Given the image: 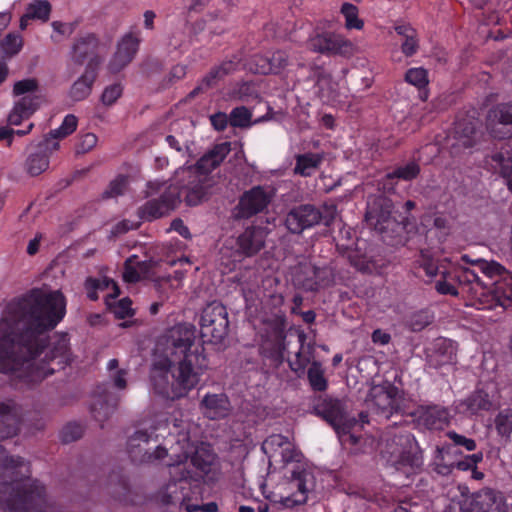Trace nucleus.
<instances>
[{
  "label": "nucleus",
  "mask_w": 512,
  "mask_h": 512,
  "mask_svg": "<svg viewBox=\"0 0 512 512\" xmlns=\"http://www.w3.org/2000/svg\"><path fill=\"white\" fill-rule=\"evenodd\" d=\"M66 314L59 290L34 288L10 301L0 320V373L31 387L71 362L67 333L48 337Z\"/></svg>",
  "instance_id": "obj_1"
},
{
  "label": "nucleus",
  "mask_w": 512,
  "mask_h": 512,
  "mask_svg": "<svg viewBox=\"0 0 512 512\" xmlns=\"http://www.w3.org/2000/svg\"><path fill=\"white\" fill-rule=\"evenodd\" d=\"M28 462L20 456H6L0 465V508L4 512H44L46 488L31 479Z\"/></svg>",
  "instance_id": "obj_2"
},
{
  "label": "nucleus",
  "mask_w": 512,
  "mask_h": 512,
  "mask_svg": "<svg viewBox=\"0 0 512 512\" xmlns=\"http://www.w3.org/2000/svg\"><path fill=\"white\" fill-rule=\"evenodd\" d=\"M215 460L214 453L207 447H197L189 457V452L177 458L170 464L172 480L166 485L161 495L165 505L185 507L187 512H217L216 502H208L201 506L189 504V491L191 482L199 483L211 472Z\"/></svg>",
  "instance_id": "obj_3"
},
{
  "label": "nucleus",
  "mask_w": 512,
  "mask_h": 512,
  "mask_svg": "<svg viewBox=\"0 0 512 512\" xmlns=\"http://www.w3.org/2000/svg\"><path fill=\"white\" fill-rule=\"evenodd\" d=\"M196 328L191 324H177L166 330L155 345L154 356L167 358L178 366L186 365L190 370L202 374L208 367L204 347L195 343Z\"/></svg>",
  "instance_id": "obj_4"
},
{
  "label": "nucleus",
  "mask_w": 512,
  "mask_h": 512,
  "mask_svg": "<svg viewBox=\"0 0 512 512\" xmlns=\"http://www.w3.org/2000/svg\"><path fill=\"white\" fill-rule=\"evenodd\" d=\"M174 365L167 358L154 356L150 370V381L154 392L168 400L186 396L197 385L201 375L197 370L188 369L186 365L178 366L177 373L171 374L170 369Z\"/></svg>",
  "instance_id": "obj_5"
},
{
  "label": "nucleus",
  "mask_w": 512,
  "mask_h": 512,
  "mask_svg": "<svg viewBox=\"0 0 512 512\" xmlns=\"http://www.w3.org/2000/svg\"><path fill=\"white\" fill-rule=\"evenodd\" d=\"M399 389L393 384H388L385 388L373 394L372 409L379 415L387 420L395 417L399 420L393 421L387 426V435L391 440L401 449L398 451L404 454L408 449H411L413 444L416 443L414 435L407 429L406 423L403 421V415L400 414V406L397 403Z\"/></svg>",
  "instance_id": "obj_6"
},
{
  "label": "nucleus",
  "mask_w": 512,
  "mask_h": 512,
  "mask_svg": "<svg viewBox=\"0 0 512 512\" xmlns=\"http://www.w3.org/2000/svg\"><path fill=\"white\" fill-rule=\"evenodd\" d=\"M151 436L145 430L135 431L134 434L128 437L127 440V453L134 463H156L169 457L167 466L171 469L170 464L175 462L177 458L189 452V457L193 454L197 447L190 442L186 434H179L175 446H171L169 453L165 446L158 445L153 452H150L146 447L149 444Z\"/></svg>",
  "instance_id": "obj_7"
},
{
  "label": "nucleus",
  "mask_w": 512,
  "mask_h": 512,
  "mask_svg": "<svg viewBox=\"0 0 512 512\" xmlns=\"http://www.w3.org/2000/svg\"><path fill=\"white\" fill-rule=\"evenodd\" d=\"M461 260L465 263H470L468 255H463ZM476 266L486 277L494 280L493 283H488L486 289L485 302L478 303V309H493L496 306L507 308L512 305V273L507 271L501 264L495 261L476 260L471 262ZM476 306V303H473Z\"/></svg>",
  "instance_id": "obj_8"
},
{
  "label": "nucleus",
  "mask_w": 512,
  "mask_h": 512,
  "mask_svg": "<svg viewBox=\"0 0 512 512\" xmlns=\"http://www.w3.org/2000/svg\"><path fill=\"white\" fill-rule=\"evenodd\" d=\"M14 96H21L15 102L8 115L10 125H20L23 120L29 119L40 107L43 95L39 89L36 78H26L15 82L13 86Z\"/></svg>",
  "instance_id": "obj_9"
},
{
  "label": "nucleus",
  "mask_w": 512,
  "mask_h": 512,
  "mask_svg": "<svg viewBox=\"0 0 512 512\" xmlns=\"http://www.w3.org/2000/svg\"><path fill=\"white\" fill-rule=\"evenodd\" d=\"M334 218V207L300 204L288 211L285 217V226L290 233L301 234L304 230L319 224L330 226Z\"/></svg>",
  "instance_id": "obj_10"
},
{
  "label": "nucleus",
  "mask_w": 512,
  "mask_h": 512,
  "mask_svg": "<svg viewBox=\"0 0 512 512\" xmlns=\"http://www.w3.org/2000/svg\"><path fill=\"white\" fill-rule=\"evenodd\" d=\"M199 325L203 339L215 344L221 343L229 331L226 307L218 301L208 303L201 312Z\"/></svg>",
  "instance_id": "obj_11"
},
{
  "label": "nucleus",
  "mask_w": 512,
  "mask_h": 512,
  "mask_svg": "<svg viewBox=\"0 0 512 512\" xmlns=\"http://www.w3.org/2000/svg\"><path fill=\"white\" fill-rule=\"evenodd\" d=\"M312 413L325 420L338 434H348L356 420L350 418L339 399L318 396L313 400Z\"/></svg>",
  "instance_id": "obj_12"
},
{
  "label": "nucleus",
  "mask_w": 512,
  "mask_h": 512,
  "mask_svg": "<svg viewBox=\"0 0 512 512\" xmlns=\"http://www.w3.org/2000/svg\"><path fill=\"white\" fill-rule=\"evenodd\" d=\"M172 185L180 190V198L183 196L188 206H197L208 199L212 179L207 175L195 174V170L181 168L177 172L176 184Z\"/></svg>",
  "instance_id": "obj_13"
},
{
  "label": "nucleus",
  "mask_w": 512,
  "mask_h": 512,
  "mask_svg": "<svg viewBox=\"0 0 512 512\" xmlns=\"http://www.w3.org/2000/svg\"><path fill=\"white\" fill-rule=\"evenodd\" d=\"M309 47L312 51L327 56H349L353 53V43L350 40L341 34L320 30L319 28L310 37Z\"/></svg>",
  "instance_id": "obj_14"
},
{
  "label": "nucleus",
  "mask_w": 512,
  "mask_h": 512,
  "mask_svg": "<svg viewBox=\"0 0 512 512\" xmlns=\"http://www.w3.org/2000/svg\"><path fill=\"white\" fill-rule=\"evenodd\" d=\"M290 480L291 484L297 488V493L281 499L280 503L285 508H293L305 504L308 499V493L314 490L316 484L312 470L298 461L291 470Z\"/></svg>",
  "instance_id": "obj_15"
},
{
  "label": "nucleus",
  "mask_w": 512,
  "mask_h": 512,
  "mask_svg": "<svg viewBox=\"0 0 512 512\" xmlns=\"http://www.w3.org/2000/svg\"><path fill=\"white\" fill-rule=\"evenodd\" d=\"M180 203V190L173 185L165 187L158 198L145 202L138 211L144 221H153L173 211Z\"/></svg>",
  "instance_id": "obj_16"
},
{
  "label": "nucleus",
  "mask_w": 512,
  "mask_h": 512,
  "mask_svg": "<svg viewBox=\"0 0 512 512\" xmlns=\"http://www.w3.org/2000/svg\"><path fill=\"white\" fill-rule=\"evenodd\" d=\"M272 195L263 186H254L245 191L233 209L235 219H249L267 209Z\"/></svg>",
  "instance_id": "obj_17"
},
{
  "label": "nucleus",
  "mask_w": 512,
  "mask_h": 512,
  "mask_svg": "<svg viewBox=\"0 0 512 512\" xmlns=\"http://www.w3.org/2000/svg\"><path fill=\"white\" fill-rule=\"evenodd\" d=\"M486 128L493 138H512V101L496 104L488 111Z\"/></svg>",
  "instance_id": "obj_18"
},
{
  "label": "nucleus",
  "mask_w": 512,
  "mask_h": 512,
  "mask_svg": "<svg viewBox=\"0 0 512 512\" xmlns=\"http://www.w3.org/2000/svg\"><path fill=\"white\" fill-rule=\"evenodd\" d=\"M100 48L101 42L96 34H80L74 39L71 46V60L77 65L84 64L86 60H88V62L97 60V70H99L101 63L103 62V58L99 54Z\"/></svg>",
  "instance_id": "obj_19"
},
{
  "label": "nucleus",
  "mask_w": 512,
  "mask_h": 512,
  "mask_svg": "<svg viewBox=\"0 0 512 512\" xmlns=\"http://www.w3.org/2000/svg\"><path fill=\"white\" fill-rule=\"evenodd\" d=\"M449 278L458 284V290L466 292L474 299L483 303L482 298L486 295L488 283L481 280L475 269L468 267H458L452 272H448Z\"/></svg>",
  "instance_id": "obj_20"
},
{
  "label": "nucleus",
  "mask_w": 512,
  "mask_h": 512,
  "mask_svg": "<svg viewBox=\"0 0 512 512\" xmlns=\"http://www.w3.org/2000/svg\"><path fill=\"white\" fill-rule=\"evenodd\" d=\"M413 416L417 426L427 430L443 429L450 418L448 409L436 404L419 406Z\"/></svg>",
  "instance_id": "obj_21"
},
{
  "label": "nucleus",
  "mask_w": 512,
  "mask_h": 512,
  "mask_svg": "<svg viewBox=\"0 0 512 512\" xmlns=\"http://www.w3.org/2000/svg\"><path fill=\"white\" fill-rule=\"evenodd\" d=\"M483 135L482 123L471 116H457L454 123V137L464 148L475 146Z\"/></svg>",
  "instance_id": "obj_22"
},
{
  "label": "nucleus",
  "mask_w": 512,
  "mask_h": 512,
  "mask_svg": "<svg viewBox=\"0 0 512 512\" xmlns=\"http://www.w3.org/2000/svg\"><path fill=\"white\" fill-rule=\"evenodd\" d=\"M393 212V202L387 197H377L368 203L365 213L367 225L379 233L387 229Z\"/></svg>",
  "instance_id": "obj_23"
},
{
  "label": "nucleus",
  "mask_w": 512,
  "mask_h": 512,
  "mask_svg": "<svg viewBox=\"0 0 512 512\" xmlns=\"http://www.w3.org/2000/svg\"><path fill=\"white\" fill-rule=\"evenodd\" d=\"M286 334L280 327H273L266 333L260 344V354L276 366L284 361Z\"/></svg>",
  "instance_id": "obj_24"
},
{
  "label": "nucleus",
  "mask_w": 512,
  "mask_h": 512,
  "mask_svg": "<svg viewBox=\"0 0 512 512\" xmlns=\"http://www.w3.org/2000/svg\"><path fill=\"white\" fill-rule=\"evenodd\" d=\"M231 151L230 142H222L215 144L210 150L203 154L198 161L186 170H195L197 175H207L216 169L224 161Z\"/></svg>",
  "instance_id": "obj_25"
},
{
  "label": "nucleus",
  "mask_w": 512,
  "mask_h": 512,
  "mask_svg": "<svg viewBox=\"0 0 512 512\" xmlns=\"http://www.w3.org/2000/svg\"><path fill=\"white\" fill-rule=\"evenodd\" d=\"M140 39L133 33H127L118 43L117 51L109 62V71L118 73L126 67L135 57L139 49Z\"/></svg>",
  "instance_id": "obj_26"
},
{
  "label": "nucleus",
  "mask_w": 512,
  "mask_h": 512,
  "mask_svg": "<svg viewBox=\"0 0 512 512\" xmlns=\"http://www.w3.org/2000/svg\"><path fill=\"white\" fill-rule=\"evenodd\" d=\"M59 148L58 142H52L50 138H46L41 142L36 151L28 155L25 161V170L32 176H38L49 167L50 155Z\"/></svg>",
  "instance_id": "obj_27"
},
{
  "label": "nucleus",
  "mask_w": 512,
  "mask_h": 512,
  "mask_svg": "<svg viewBox=\"0 0 512 512\" xmlns=\"http://www.w3.org/2000/svg\"><path fill=\"white\" fill-rule=\"evenodd\" d=\"M97 398L90 407L93 418L103 423L116 410L119 403V396L108 391L106 385H99L96 388Z\"/></svg>",
  "instance_id": "obj_28"
},
{
  "label": "nucleus",
  "mask_w": 512,
  "mask_h": 512,
  "mask_svg": "<svg viewBox=\"0 0 512 512\" xmlns=\"http://www.w3.org/2000/svg\"><path fill=\"white\" fill-rule=\"evenodd\" d=\"M431 367L439 369L445 365H452L457 360V344L447 338H438L433 343V348L427 356Z\"/></svg>",
  "instance_id": "obj_29"
},
{
  "label": "nucleus",
  "mask_w": 512,
  "mask_h": 512,
  "mask_svg": "<svg viewBox=\"0 0 512 512\" xmlns=\"http://www.w3.org/2000/svg\"><path fill=\"white\" fill-rule=\"evenodd\" d=\"M265 238L262 227H247L237 238V251L245 257L254 256L264 247Z\"/></svg>",
  "instance_id": "obj_30"
},
{
  "label": "nucleus",
  "mask_w": 512,
  "mask_h": 512,
  "mask_svg": "<svg viewBox=\"0 0 512 512\" xmlns=\"http://www.w3.org/2000/svg\"><path fill=\"white\" fill-rule=\"evenodd\" d=\"M203 415L211 420L226 418L231 412V403L224 393H207L200 402Z\"/></svg>",
  "instance_id": "obj_31"
},
{
  "label": "nucleus",
  "mask_w": 512,
  "mask_h": 512,
  "mask_svg": "<svg viewBox=\"0 0 512 512\" xmlns=\"http://www.w3.org/2000/svg\"><path fill=\"white\" fill-rule=\"evenodd\" d=\"M486 162L506 180L512 192V144H502L499 150L486 158Z\"/></svg>",
  "instance_id": "obj_32"
},
{
  "label": "nucleus",
  "mask_w": 512,
  "mask_h": 512,
  "mask_svg": "<svg viewBox=\"0 0 512 512\" xmlns=\"http://www.w3.org/2000/svg\"><path fill=\"white\" fill-rule=\"evenodd\" d=\"M97 60L87 62L84 72L72 84L69 96L74 101H82L86 99L92 91L93 85L97 79Z\"/></svg>",
  "instance_id": "obj_33"
},
{
  "label": "nucleus",
  "mask_w": 512,
  "mask_h": 512,
  "mask_svg": "<svg viewBox=\"0 0 512 512\" xmlns=\"http://www.w3.org/2000/svg\"><path fill=\"white\" fill-rule=\"evenodd\" d=\"M20 413L12 400L0 402V440L15 436L19 431Z\"/></svg>",
  "instance_id": "obj_34"
},
{
  "label": "nucleus",
  "mask_w": 512,
  "mask_h": 512,
  "mask_svg": "<svg viewBox=\"0 0 512 512\" xmlns=\"http://www.w3.org/2000/svg\"><path fill=\"white\" fill-rule=\"evenodd\" d=\"M394 30L402 37L401 52L406 57H413L420 48V39L417 30L409 23L397 22Z\"/></svg>",
  "instance_id": "obj_35"
},
{
  "label": "nucleus",
  "mask_w": 512,
  "mask_h": 512,
  "mask_svg": "<svg viewBox=\"0 0 512 512\" xmlns=\"http://www.w3.org/2000/svg\"><path fill=\"white\" fill-rule=\"evenodd\" d=\"M462 405L465 406L466 410L472 415L489 412L495 407L492 396L487 391L480 388L472 392L462 402Z\"/></svg>",
  "instance_id": "obj_36"
},
{
  "label": "nucleus",
  "mask_w": 512,
  "mask_h": 512,
  "mask_svg": "<svg viewBox=\"0 0 512 512\" xmlns=\"http://www.w3.org/2000/svg\"><path fill=\"white\" fill-rule=\"evenodd\" d=\"M316 265L304 261L298 263L292 270V282L295 287L311 292L315 282Z\"/></svg>",
  "instance_id": "obj_37"
},
{
  "label": "nucleus",
  "mask_w": 512,
  "mask_h": 512,
  "mask_svg": "<svg viewBox=\"0 0 512 512\" xmlns=\"http://www.w3.org/2000/svg\"><path fill=\"white\" fill-rule=\"evenodd\" d=\"M420 166L417 162L411 161L405 165L396 167L392 172L386 174L383 182L384 189H394V180L412 181L420 174Z\"/></svg>",
  "instance_id": "obj_38"
},
{
  "label": "nucleus",
  "mask_w": 512,
  "mask_h": 512,
  "mask_svg": "<svg viewBox=\"0 0 512 512\" xmlns=\"http://www.w3.org/2000/svg\"><path fill=\"white\" fill-rule=\"evenodd\" d=\"M294 173L302 177H310L320 167L324 157L320 153L299 154L295 158Z\"/></svg>",
  "instance_id": "obj_39"
},
{
  "label": "nucleus",
  "mask_w": 512,
  "mask_h": 512,
  "mask_svg": "<svg viewBox=\"0 0 512 512\" xmlns=\"http://www.w3.org/2000/svg\"><path fill=\"white\" fill-rule=\"evenodd\" d=\"M298 339L300 342V349L295 354L294 359H289L288 364L290 369L296 373L297 375H301L305 372L308 364L310 363L313 347L309 344L307 346V350L304 347L305 341H306V335L304 333H300L298 335Z\"/></svg>",
  "instance_id": "obj_40"
},
{
  "label": "nucleus",
  "mask_w": 512,
  "mask_h": 512,
  "mask_svg": "<svg viewBox=\"0 0 512 512\" xmlns=\"http://www.w3.org/2000/svg\"><path fill=\"white\" fill-rule=\"evenodd\" d=\"M107 490L114 499L120 502H127L129 500V482L121 473L113 472L109 475Z\"/></svg>",
  "instance_id": "obj_41"
},
{
  "label": "nucleus",
  "mask_w": 512,
  "mask_h": 512,
  "mask_svg": "<svg viewBox=\"0 0 512 512\" xmlns=\"http://www.w3.org/2000/svg\"><path fill=\"white\" fill-rule=\"evenodd\" d=\"M404 80L419 90L421 100L426 101L428 99L427 87L429 85V77L428 71L425 68H409L405 73Z\"/></svg>",
  "instance_id": "obj_42"
},
{
  "label": "nucleus",
  "mask_w": 512,
  "mask_h": 512,
  "mask_svg": "<svg viewBox=\"0 0 512 512\" xmlns=\"http://www.w3.org/2000/svg\"><path fill=\"white\" fill-rule=\"evenodd\" d=\"M227 97L231 101L251 102L259 97L254 83L249 81L238 82L227 91Z\"/></svg>",
  "instance_id": "obj_43"
},
{
  "label": "nucleus",
  "mask_w": 512,
  "mask_h": 512,
  "mask_svg": "<svg viewBox=\"0 0 512 512\" xmlns=\"http://www.w3.org/2000/svg\"><path fill=\"white\" fill-rule=\"evenodd\" d=\"M472 512H499V503L493 490L482 491L474 499Z\"/></svg>",
  "instance_id": "obj_44"
},
{
  "label": "nucleus",
  "mask_w": 512,
  "mask_h": 512,
  "mask_svg": "<svg viewBox=\"0 0 512 512\" xmlns=\"http://www.w3.org/2000/svg\"><path fill=\"white\" fill-rule=\"evenodd\" d=\"M307 378L311 389L315 392H324L328 388V381L324 369L319 361H313L308 368Z\"/></svg>",
  "instance_id": "obj_45"
},
{
  "label": "nucleus",
  "mask_w": 512,
  "mask_h": 512,
  "mask_svg": "<svg viewBox=\"0 0 512 512\" xmlns=\"http://www.w3.org/2000/svg\"><path fill=\"white\" fill-rule=\"evenodd\" d=\"M52 6L47 0H34L26 7V17L43 23L50 18Z\"/></svg>",
  "instance_id": "obj_46"
},
{
  "label": "nucleus",
  "mask_w": 512,
  "mask_h": 512,
  "mask_svg": "<svg viewBox=\"0 0 512 512\" xmlns=\"http://www.w3.org/2000/svg\"><path fill=\"white\" fill-rule=\"evenodd\" d=\"M345 18V27L348 30L356 29L361 30L364 22L358 17V8L351 3H343L340 10Z\"/></svg>",
  "instance_id": "obj_47"
},
{
  "label": "nucleus",
  "mask_w": 512,
  "mask_h": 512,
  "mask_svg": "<svg viewBox=\"0 0 512 512\" xmlns=\"http://www.w3.org/2000/svg\"><path fill=\"white\" fill-rule=\"evenodd\" d=\"M315 284L313 285L311 292H317L321 289L330 287L334 283V272L331 267L323 266L318 267L316 266L315 269V280H313Z\"/></svg>",
  "instance_id": "obj_48"
},
{
  "label": "nucleus",
  "mask_w": 512,
  "mask_h": 512,
  "mask_svg": "<svg viewBox=\"0 0 512 512\" xmlns=\"http://www.w3.org/2000/svg\"><path fill=\"white\" fill-rule=\"evenodd\" d=\"M495 428L498 435L510 438L512 434V409H504L497 414Z\"/></svg>",
  "instance_id": "obj_49"
},
{
  "label": "nucleus",
  "mask_w": 512,
  "mask_h": 512,
  "mask_svg": "<svg viewBox=\"0 0 512 512\" xmlns=\"http://www.w3.org/2000/svg\"><path fill=\"white\" fill-rule=\"evenodd\" d=\"M78 120L73 114H68L64 117L60 127L51 130L49 136L53 140L63 139L72 134L77 128Z\"/></svg>",
  "instance_id": "obj_50"
},
{
  "label": "nucleus",
  "mask_w": 512,
  "mask_h": 512,
  "mask_svg": "<svg viewBox=\"0 0 512 512\" xmlns=\"http://www.w3.org/2000/svg\"><path fill=\"white\" fill-rule=\"evenodd\" d=\"M252 113L245 106L232 109L229 115V124L235 128H246L251 125Z\"/></svg>",
  "instance_id": "obj_51"
},
{
  "label": "nucleus",
  "mask_w": 512,
  "mask_h": 512,
  "mask_svg": "<svg viewBox=\"0 0 512 512\" xmlns=\"http://www.w3.org/2000/svg\"><path fill=\"white\" fill-rule=\"evenodd\" d=\"M128 186V177L125 175H118L115 179L110 181L107 188L102 193L103 199L115 198L123 195Z\"/></svg>",
  "instance_id": "obj_52"
},
{
  "label": "nucleus",
  "mask_w": 512,
  "mask_h": 512,
  "mask_svg": "<svg viewBox=\"0 0 512 512\" xmlns=\"http://www.w3.org/2000/svg\"><path fill=\"white\" fill-rule=\"evenodd\" d=\"M222 78L217 73V70L211 68V70L200 80L199 84L190 92V97L206 92L209 89L215 87Z\"/></svg>",
  "instance_id": "obj_53"
},
{
  "label": "nucleus",
  "mask_w": 512,
  "mask_h": 512,
  "mask_svg": "<svg viewBox=\"0 0 512 512\" xmlns=\"http://www.w3.org/2000/svg\"><path fill=\"white\" fill-rule=\"evenodd\" d=\"M141 263L138 261V256L132 255L125 260L123 279L127 283H137L140 281L141 276L137 266Z\"/></svg>",
  "instance_id": "obj_54"
},
{
  "label": "nucleus",
  "mask_w": 512,
  "mask_h": 512,
  "mask_svg": "<svg viewBox=\"0 0 512 512\" xmlns=\"http://www.w3.org/2000/svg\"><path fill=\"white\" fill-rule=\"evenodd\" d=\"M123 94V86L121 83H113L104 88L101 95V102L105 106H112Z\"/></svg>",
  "instance_id": "obj_55"
},
{
  "label": "nucleus",
  "mask_w": 512,
  "mask_h": 512,
  "mask_svg": "<svg viewBox=\"0 0 512 512\" xmlns=\"http://www.w3.org/2000/svg\"><path fill=\"white\" fill-rule=\"evenodd\" d=\"M82 435L83 427L76 422H70L61 430L60 438L63 443L68 444L80 439Z\"/></svg>",
  "instance_id": "obj_56"
},
{
  "label": "nucleus",
  "mask_w": 512,
  "mask_h": 512,
  "mask_svg": "<svg viewBox=\"0 0 512 512\" xmlns=\"http://www.w3.org/2000/svg\"><path fill=\"white\" fill-rule=\"evenodd\" d=\"M272 66L269 60V55H254L250 62V70L257 74L267 75L272 74Z\"/></svg>",
  "instance_id": "obj_57"
},
{
  "label": "nucleus",
  "mask_w": 512,
  "mask_h": 512,
  "mask_svg": "<svg viewBox=\"0 0 512 512\" xmlns=\"http://www.w3.org/2000/svg\"><path fill=\"white\" fill-rule=\"evenodd\" d=\"M435 289L439 294L457 296L459 294L458 287L455 282L449 278L448 273H443L442 279L435 284Z\"/></svg>",
  "instance_id": "obj_58"
},
{
  "label": "nucleus",
  "mask_w": 512,
  "mask_h": 512,
  "mask_svg": "<svg viewBox=\"0 0 512 512\" xmlns=\"http://www.w3.org/2000/svg\"><path fill=\"white\" fill-rule=\"evenodd\" d=\"M272 66V74L280 73L288 65V54L283 50L268 53Z\"/></svg>",
  "instance_id": "obj_59"
},
{
  "label": "nucleus",
  "mask_w": 512,
  "mask_h": 512,
  "mask_svg": "<svg viewBox=\"0 0 512 512\" xmlns=\"http://www.w3.org/2000/svg\"><path fill=\"white\" fill-rule=\"evenodd\" d=\"M483 460V453L477 452L471 455L465 456L462 460L454 461L455 468L461 471L472 470Z\"/></svg>",
  "instance_id": "obj_60"
},
{
  "label": "nucleus",
  "mask_w": 512,
  "mask_h": 512,
  "mask_svg": "<svg viewBox=\"0 0 512 512\" xmlns=\"http://www.w3.org/2000/svg\"><path fill=\"white\" fill-rule=\"evenodd\" d=\"M437 452H438V454L435 458V471L441 475L450 474L453 471V469L455 468L454 461H452V462L446 461L445 455H444V448H438Z\"/></svg>",
  "instance_id": "obj_61"
},
{
  "label": "nucleus",
  "mask_w": 512,
  "mask_h": 512,
  "mask_svg": "<svg viewBox=\"0 0 512 512\" xmlns=\"http://www.w3.org/2000/svg\"><path fill=\"white\" fill-rule=\"evenodd\" d=\"M2 46L6 54L15 55L22 48V39L15 34H8L2 41Z\"/></svg>",
  "instance_id": "obj_62"
},
{
  "label": "nucleus",
  "mask_w": 512,
  "mask_h": 512,
  "mask_svg": "<svg viewBox=\"0 0 512 512\" xmlns=\"http://www.w3.org/2000/svg\"><path fill=\"white\" fill-rule=\"evenodd\" d=\"M447 436L456 446H462L467 451H473L476 449V442L472 438H467L456 433L455 431H449Z\"/></svg>",
  "instance_id": "obj_63"
},
{
  "label": "nucleus",
  "mask_w": 512,
  "mask_h": 512,
  "mask_svg": "<svg viewBox=\"0 0 512 512\" xmlns=\"http://www.w3.org/2000/svg\"><path fill=\"white\" fill-rule=\"evenodd\" d=\"M240 63V59L234 57L233 59L225 60L217 66H214V69L217 70V73L223 79L225 76L233 73L238 69Z\"/></svg>",
  "instance_id": "obj_64"
}]
</instances>
